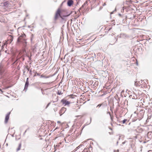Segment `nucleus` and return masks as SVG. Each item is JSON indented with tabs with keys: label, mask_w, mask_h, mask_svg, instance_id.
<instances>
[{
	"label": "nucleus",
	"mask_w": 152,
	"mask_h": 152,
	"mask_svg": "<svg viewBox=\"0 0 152 152\" xmlns=\"http://www.w3.org/2000/svg\"><path fill=\"white\" fill-rule=\"evenodd\" d=\"M66 11L65 10H61L60 8H58L56 12L55 17V20H56L58 17H60L61 20H66V17L69 16L71 13V12H66V14H64V12Z\"/></svg>",
	"instance_id": "obj_1"
},
{
	"label": "nucleus",
	"mask_w": 152,
	"mask_h": 152,
	"mask_svg": "<svg viewBox=\"0 0 152 152\" xmlns=\"http://www.w3.org/2000/svg\"><path fill=\"white\" fill-rule=\"evenodd\" d=\"M26 35L23 33L17 39V42L21 43L23 45V47L25 49L27 46V42L26 39Z\"/></svg>",
	"instance_id": "obj_2"
},
{
	"label": "nucleus",
	"mask_w": 152,
	"mask_h": 152,
	"mask_svg": "<svg viewBox=\"0 0 152 152\" xmlns=\"http://www.w3.org/2000/svg\"><path fill=\"white\" fill-rule=\"evenodd\" d=\"M96 108H100V109H104L107 108V104L106 102H104L101 104H98L96 107Z\"/></svg>",
	"instance_id": "obj_3"
},
{
	"label": "nucleus",
	"mask_w": 152,
	"mask_h": 152,
	"mask_svg": "<svg viewBox=\"0 0 152 152\" xmlns=\"http://www.w3.org/2000/svg\"><path fill=\"white\" fill-rule=\"evenodd\" d=\"M61 102L63 105H64V106L68 105L70 103V102L67 101L66 99H63L61 100Z\"/></svg>",
	"instance_id": "obj_4"
},
{
	"label": "nucleus",
	"mask_w": 152,
	"mask_h": 152,
	"mask_svg": "<svg viewBox=\"0 0 152 152\" xmlns=\"http://www.w3.org/2000/svg\"><path fill=\"white\" fill-rule=\"evenodd\" d=\"M5 69L4 67L1 64L0 65V74L1 75H2L3 74L4 72H5Z\"/></svg>",
	"instance_id": "obj_5"
},
{
	"label": "nucleus",
	"mask_w": 152,
	"mask_h": 152,
	"mask_svg": "<svg viewBox=\"0 0 152 152\" xmlns=\"http://www.w3.org/2000/svg\"><path fill=\"white\" fill-rule=\"evenodd\" d=\"M29 78L28 77L26 79V82L25 83L24 90L25 91H26L29 85V81H28Z\"/></svg>",
	"instance_id": "obj_6"
},
{
	"label": "nucleus",
	"mask_w": 152,
	"mask_h": 152,
	"mask_svg": "<svg viewBox=\"0 0 152 152\" xmlns=\"http://www.w3.org/2000/svg\"><path fill=\"white\" fill-rule=\"evenodd\" d=\"M136 116H135V118L134 119V120L135 121L137 120H138L139 121L140 120L142 119V118L143 117V115H141L140 116V117H139L138 116H137L138 115H135Z\"/></svg>",
	"instance_id": "obj_7"
},
{
	"label": "nucleus",
	"mask_w": 152,
	"mask_h": 152,
	"mask_svg": "<svg viewBox=\"0 0 152 152\" xmlns=\"http://www.w3.org/2000/svg\"><path fill=\"white\" fill-rule=\"evenodd\" d=\"M66 110V108L63 107L59 111V114H64V113Z\"/></svg>",
	"instance_id": "obj_8"
},
{
	"label": "nucleus",
	"mask_w": 152,
	"mask_h": 152,
	"mask_svg": "<svg viewBox=\"0 0 152 152\" xmlns=\"http://www.w3.org/2000/svg\"><path fill=\"white\" fill-rule=\"evenodd\" d=\"M73 4V1L72 0H68L67 1V5L69 7H71Z\"/></svg>",
	"instance_id": "obj_9"
},
{
	"label": "nucleus",
	"mask_w": 152,
	"mask_h": 152,
	"mask_svg": "<svg viewBox=\"0 0 152 152\" xmlns=\"http://www.w3.org/2000/svg\"><path fill=\"white\" fill-rule=\"evenodd\" d=\"M9 115H6L5 118V120L4 121L5 123H7L8 122V120L9 119Z\"/></svg>",
	"instance_id": "obj_10"
},
{
	"label": "nucleus",
	"mask_w": 152,
	"mask_h": 152,
	"mask_svg": "<svg viewBox=\"0 0 152 152\" xmlns=\"http://www.w3.org/2000/svg\"><path fill=\"white\" fill-rule=\"evenodd\" d=\"M21 143H19V145H18V147L16 149V151H18L19 150H20L21 148Z\"/></svg>",
	"instance_id": "obj_11"
},
{
	"label": "nucleus",
	"mask_w": 152,
	"mask_h": 152,
	"mask_svg": "<svg viewBox=\"0 0 152 152\" xmlns=\"http://www.w3.org/2000/svg\"><path fill=\"white\" fill-rule=\"evenodd\" d=\"M148 118L146 120L147 122H148L149 120V119H150L151 117V115H149V116L148 115Z\"/></svg>",
	"instance_id": "obj_12"
},
{
	"label": "nucleus",
	"mask_w": 152,
	"mask_h": 152,
	"mask_svg": "<svg viewBox=\"0 0 152 152\" xmlns=\"http://www.w3.org/2000/svg\"><path fill=\"white\" fill-rule=\"evenodd\" d=\"M49 77V76H45L43 75H41L40 76L41 78H48Z\"/></svg>",
	"instance_id": "obj_13"
},
{
	"label": "nucleus",
	"mask_w": 152,
	"mask_h": 152,
	"mask_svg": "<svg viewBox=\"0 0 152 152\" xmlns=\"http://www.w3.org/2000/svg\"><path fill=\"white\" fill-rule=\"evenodd\" d=\"M9 2L8 1H6L4 2L3 4L4 6H8L7 5Z\"/></svg>",
	"instance_id": "obj_14"
},
{
	"label": "nucleus",
	"mask_w": 152,
	"mask_h": 152,
	"mask_svg": "<svg viewBox=\"0 0 152 152\" xmlns=\"http://www.w3.org/2000/svg\"><path fill=\"white\" fill-rule=\"evenodd\" d=\"M57 94L58 95H61L63 94V93H61V91H58L57 93Z\"/></svg>",
	"instance_id": "obj_15"
},
{
	"label": "nucleus",
	"mask_w": 152,
	"mask_h": 152,
	"mask_svg": "<svg viewBox=\"0 0 152 152\" xmlns=\"http://www.w3.org/2000/svg\"><path fill=\"white\" fill-rule=\"evenodd\" d=\"M34 35L33 34H31V42H32V41L34 38Z\"/></svg>",
	"instance_id": "obj_16"
},
{
	"label": "nucleus",
	"mask_w": 152,
	"mask_h": 152,
	"mask_svg": "<svg viewBox=\"0 0 152 152\" xmlns=\"http://www.w3.org/2000/svg\"><path fill=\"white\" fill-rule=\"evenodd\" d=\"M87 2L86 1L84 4L82 5V7L80 8V9H81L84 6L86 5L87 4Z\"/></svg>",
	"instance_id": "obj_17"
},
{
	"label": "nucleus",
	"mask_w": 152,
	"mask_h": 152,
	"mask_svg": "<svg viewBox=\"0 0 152 152\" xmlns=\"http://www.w3.org/2000/svg\"><path fill=\"white\" fill-rule=\"evenodd\" d=\"M110 118H111V120L112 121H113V115H111V114H110Z\"/></svg>",
	"instance_id": "obj_18"
},
{
	"label": "nucleus",
	"mask_w": 152,
	"mask_h": 152,
	"mask_svg": "<svg viewBox=\"0 0 152 152\" xmlns=\"http://www.w3.org/2000/svg\"><path fill=\"white\" fill-rule=\"evenodd\" d=\"M25 68L26 69V70H27L28 71H29V69L28 68V66L27 65L25 66Z\"/></svg>",
	"instance_id": "obj_19"
},
{
	"label": "nucleus",
	"mask_w": 152,
	"mask_h": 152,
	"mask_svg": "<svg viewBox=\"0 0 152 152\" xmlns=\"http://www.w3.org/2000/svg\"><path fill=\"white\" fill-rule=\"evenodd\" d=\"M137 96L136 95H134V96H133V97H132V99H137Z\"/></svg>",
	"instance_id": "obj_20"
},
{
	"label": "nucleus",
	"mask_w": 152,
	"mask_h": 152,
	"mask_svg": "<svg viewBox=\"0 0 152 152\" xmlns=\"http://www.w3.org/2000/svg\"><path fill=\"white\" fill-rule=\"evenodd\" d=\"M58 100V96H57L56 99V100L55 101H53V103H54L56 102H57Z\"/></svg>",
	"instance_id": "obj_21"
},
{
	"label": "nucleus",
	"mask_w": 152,
	"mask_h": 152,
	"mask_svg": "<svg viewBox=\"0 0 152 152\" xmlns=\"http://www.w3.org/2000/svg\"><path fill=\"white\" fill-rule=\"evenodd\" d=\"M127 121V119H124L122 121V123L123 124H124Z\"/></svg>",
	"instance_id": "obj_22"
},
{
	"label": "nucleus",
	"mask_w": 152,
	"mask_h": 152,
	"mask_svg": "<svg viewBox=\"0 0 152 152\" xmlns=\"http://www.w3.org/2000/svg\"><path fill=\"white\" fill-rule=\"evenodd\" d=\"M36 75L39 76H40V74L39 73H36L34 75V77L36 76Z\"/></svg>",
	"instance_id": "obj_23"
},
{
	"label": "nucleus",
	"mask_w": 152,
	"mask_h": 152,
	"mask_svg": "<svg viewBox=\"0 0 152 152\" xmlns=\"http://www.w3.org/2000/svg\"><path fill=\"white\" fill-rule=\"evenodd\" d=\"M82 152H88V150L87 149H85Z\"/></svg>",
	"instance_id": "obj_24"
},
{
	"label": "nucleus",
	"mask_w": 152,
	"mask_h": 152,
	"mask_svg": "<svg viewBox=\"0 0 152 152\" xmlns=\"http://www.w3.org/2000/svg\"><path fill=\"white\" fill-rule=\"evenodd\" d=\"M66 10V11H64V14H66V12H69L67 10Z\"/></svg>",
	"instance_id": "obj_25"
},
{
	"label": "nucleus",
	"mask_w": 152,
	"mask_h": 152,
	"mask_svg": "<svg viewBox=\"0 0 152 152\" xmlns=\"http://www.w3.org/2000/svg\"><path fill=\"white\" fill-rule=\"evenodd\" d=\"M29 71V74L30 75H32V71L31 70H30Z\"/></svg>",
	"instance_id": "obj_26"
},
{
	"label": "nucleus",
	"mask_w": 152,
	"mask_h": 152,
	"mask_svg": "<svg viewBox=\"0 0 152 152\" xmlns=\"http://www.w3.org/2000/svg\"><path fill=\"white\" fill-rule=\"evenodd\" d=\"M120 35H121V36H124L125 35V34H124V33H121V34Z\"/></svg>",
	"instance_id": "obj_27"
},
{
	"label": "nucleus",
	"mask_w": 152,
	"mask_h": 152,
	"mask_svg": "<svg viewBox=\"0 0 152 152\" xmlns=\"http://www.w3.org/2000/svg\"><path fill=\"white\" fill-rule=\"evenodd\" d=\"M75 117L77 118H80L81 117V116L80 115L76 116Z\"/></svg>",
	"instance_id": "obj_28"
},
{
	"label": "nucleus",
	"mask_w": 152,
	"mask_h": 152,
	"mask_svg": "<svg viewBox=\"0 0 152 152\" xmlns=\"http://www.w3.org/2000/svg\"><path fill=\"white\" fill-rule=\"evenodd\" d=\"M50 104V102L47 105L46 107V108L48 107L49 105Z\"/></svg>",
	"instance_id": "obj_29"
},
{
	"label": "nucleus",
	"mask_w": 152,
	"mask_h": 152,
	"mask_svg": "<svg viewBox=\"0 0 152 152\" xmlns=\"http://www.w3.org/2000/svg\"><path fill=\"white\" fill-rule=\"evenodd\" d=\"M110 110H111V111L112 113H113V110L111 107H110Z\"/></svg>",
	"instance_id": "obj_30"
},
{
	"label": "nucleus",
	"mask_w": 152,
	"mask_h": 152,
	"mask_svg": "<svg viewBox=\"0 0 152 152\" xmlns=\"http://www.w3.org/2000/svg\"><path fill=\"white\" fill-rule=\"evenodd\" d=\"M82 145H80L79 146H78L77 148V149H79V148H80V147L81 146H82Z\"/></svg>",
	"instance_id": "obj_31"
},
{
	"label": "nucleus",
	"mask_w": 152,
	"mask_h": 152,
	"mask_svg": "<svg viewBox=\"0 0 152 152\" xmlns=\"http://www.w3.org/2000/svg\"><path fill=\"white\" fill-rule=\"evenodd\" d=\"M134 84H135V85L136 86H138L137 83L136 82H135Z\"/></svg>",
	"instance_id": "obj_32"
},
{
	"label": "nucleus",
	"mask_w": 152,
	"mask_h": 152,
	"mask_svg": "<svg viewBox=\"0 0 152 152\" xmlns=\"http://www.w3.org/2000/svg\"><path fill=\"white\" fill-rule=\"evenodd\" d=\"M71 96H72L71 97V98H74V95H71Z\"/></svg>",
	"instance_id": "obj_33"
},
{
	"label": "nucleus",
	"mask_w": 152,
	"mask_h": 152,
	"mask_svg": "<svg viewBox=\"0 0 152 152\" xmlns=\"http://www.w3.org/2000/svg\"><path fill=\"white\" fill-rule=\"evenodd\" d=\"M116 11V9H115V10H114V11H113V12H112L110 13V14H113V12H114V11Z\"/></svg>",
	"instance_id": "obj_34"
},
{
	"label": "nucleus",
	"mask_w": 152,
	"mask_h": 152,
	"mask_svg": "<svg viewBox=\"0 0 152 152\" xmlns=\"http://www.w3.org/2000/svg\"><path fill=\"white\" fill-rule=\"evenodd\" d=\"M109 133L110 135H111L113 134V133L112 132H109Z\"/></svg>",
	"instance_id": "obj_35"
},
{
	"label": "nucleus",
	"mask_w": 152,
	"mask_h": 152,
	"mask_svg": "<svg viewBox=\"0 0 152 152\" xmlns=\"http://www.w3.org/2000/svg\"><path fill=\"white\" fill-rule=\"evenodd\" d=\"M28 58H29V60H31V56L29 57V56H28Z\"/></svg>",
	"instance_id": "obj_36"
},
{
	"label": "nucleus",
	"mask_w": 152,
	"mask_h": 152,
	"mask_svg": "<svg viewBox=\"0 0 152 152\" xmlns=\"http://www.w3.org/2000/svg\"><path fill=\"white\" fill-rule=\"evenodd\" d=\"M115 38L116 39L115 42H116L118 40V39L117 38H116L115 37Z\"/></svg>",
	"instance_id": "obj_37"
},
{
	"label": "nucleus",
	"mask_w": 152,
	"mask_h": 152,
	"mask_svg": "<svg viewBox=\"0 0 152 152\" xmlns=\"http://www.w3.org/2000/svg\"><path fill=\"white\" fill-rule=\"evenodd\" d=\"M132 95H130V96H129V97L130 98H132Z\"/></svg>",
	"instance_id": "obj_38"
},
{
	"label": "nucleus",
	"mask_w": 152,
	"mask_h": 152,
	"mask_svg": "<svg viewBox=\"0 0 152 152\" xmlns=\"http://www.w3.org/2000/svg\"><path fill=\"white\" fill-rule=\"evenodd\" d=\"M23 75H25L24 74H25V71H24V70H23Z\"/></svg>",
	"instance_id": "obj_39"
},
{
	"label": "nucleus",
	"mask_w": 152,
	"mask_h": 152,
	"mask_svg": "<svg viewBox=\"0 0 152 152\" xmlns=\"http://www.w3.org/2000/svg\"><path fill=\"white\" fill-rule=\"evenodd\" d=\"M26 131L27 130H26L25 132H24V133H23V134H25L26 133Z\"/></svg>",
	"instance_id": "obj_40"
},
{
	"label": "nucleus",
	"mask_w": 152,
	"mask_h": 152,
	"mask_svg": "<svg viewBox=\"0 0 152 152\" xmlns=\"http://www.w3.org/2000/svg\"><path fill=\"white\" fill-rule=\"evenodd\" d=\"M10 113H11V112H8L7 114H10Z\"/></svg>",
	"instance_id": "obj_41"
},
{
	"label": "nucleus",
	"mask_w": 152,
	"mask_h": 152,
	"mask_svg": "<svg viewBox=\"0 0 152 152\" xmlns=\"http://www.w3.org/2000/svg\"><path fill=\"white\" fill-rule=\"evenodd\" d=\"M108 114H111V113L110 112H108Z\"/></svg>",
	"instance_id": "obj_42"
},
{
	"label": "nucleus",
	"mask_w": 152,
	"mask_h": 152,
	"mask_svg": "<svg viewBox=\"0 0 152 152\" xmlns=\"http://www.w3.org/2000/svg\"><path fill=\"white\" fill-rule=\"evenodd\" d=\"M111 28H109L108 30V31H110L111 29Z\"/></svg>",
	"instance_id": "obj_43"
},
{
	"label": "nucleus",
	"mask_w": 152,
	"mask_h": 152,
	"mask_svg": "<svg viewBox=\"0 0 152 152\" xmlns=\"http://www.w3.org/2000/svg\"><path fill=\"white\" fill-rule=\"evenodd\" d=\"M121 139V137L120 136H119V137L118 138V140H120Z\"/></svg>",
	"instance_id": "obj_44"
},
{
	"label": "nucleus",
	"mask_w": 152,
	"mask_h": 152,
	"mask_svg": "<svg viewBox=\"0 0 152 152\" xmlns=\"http://www.w3.org/2000/svg\"><path fill=\"white\" fill-rule=\"evenodd\" d=\"M118 36L119 37V38H121V36Z\"/></svg>",
	"instance_id": "obj_45"
},
{
	"label": "nucleus",
	"mask_w": 152,
	"mask_h": 152,
	"mask_svg": "<svg viewBox=\"0 0 152 152\" xmlns=\"http://www.w3.org/2000/svg\"><path fill=\"white\" fill-rule=\"evenodd\" d=\"M0 91H1V92H3V91H2V90L0 88Z\"/></svg>",
	"instance_id": "obj_46"
},
{
	"label": "nucleus",
	"mask_w": 152,
	"mask_h": 152,
	"mask_svg": "<svg viewBox=\"0 0 152 152\" xmlns=\"http://www.w3.org/2000/svg\"><path fill=\"white\" fill-rule=\"evenodd\" d=\"M118 15L120 16H121V14L120 13H119L118 14Z\"/></svg>",
	"instance_id": "obj_47"
},
{
	"label": "nucleus",
	"mask_w": 152,
	"mask_h": 152,
	"mask_svg": "<svg viewBox=\"0 0 152 152\" xmlns=\"http://www.w3.org/2000/svg\"><path fill=\"white\" fill-rule=\"evenodd\" d=\"M134 113H137V114H138V113H137L136 112V111H135L134 112Z\"/></svg>",
	"instance_id": "obj_48"
},
{
	"label": "nucleus",
	"mask_w": 152,
	"mask_h": 152,
	"mask_svg": "<svg viewBox=\"0 0 152 152\" xmlns=\"http://www.w3.org/2000/svg\"><path fill=\"white\" fill-rule=\"evenodd\" d=\"M91 118H90V123H91Z\"/></svg>",
	"instance_id": "obj_49"
},
{
	"label": "nucleus",
	"mask_w": 152,
	"mask_h": 152,
	"mask_svg": "<svg viewBox=\"0 0 152 152\" xmlns=\"http://www.w3.org/2000/svg\"><path fill=\"white\" fill-rule=\"evenodd\" d=\"M57 123H61V122L60 121H57Z\"/></svg>",
	"instance_id": "obj_50"
},
{
	"label": "nucleus",
	"mask_w": 152,
	"mask_h": 152,
	"mask_svg": "<svg viewBox=\"0 0 152 152\" xmlns=\"http://www.w3.org/2000/svg\"><path fill=\"white\" fill-rule=\"evenodd\" d=\"M118 141H117V145H118Z\"/></svg>",
	"instance_id": "obj_51"
},
{
	"label": "nucleus",
	"mask_w": 152,
	"mask_h": 152,
	"mask_svg": "<svg viewBox=\"0 0 152 152\" xmlns=\"http://www.w3.org/2000/svg\"><path fill=\"white\" fill-rule=\"evenodd\" d=\"M151 110V109H149L148 110V111L149 112L150 111V110Z\"/></svg>",
	"instance_id": "obj_52"
},
{
	"label": "nucleus",
	"mask_w": 152,
	"mask_h": 152,
	"mask_svg": "<svg viewBox=\"0 0 152 152\" xmlns=\"http://www.w3.org/2000/svg\"><path fill=\"white\" fill-rule=\"evenodd\" d=\"M99 148L100 149H102V148H101L100 147H99Z\"/></svg>",
	"instance_id": "obj_53"
},
{
	"label": "nucleus",
	"mask_w": 152,
	"mask_h": 152,
	"mask_svg": "<svg viewBox=\"0 0 152 152\" xmlns=\"http://www.w3.org/2000/svg\"><path fill=\"white\" fill-rule=\"evenodd\" d=\"M112 35H114V34H113V33L112 34Z\"/></svg>",
	"instance_id": "obj_54"
},
{
	"label": "nucleus",
	"mask_w": 152,
	"mask_h": 152,
	"mask_svg": "<svg viewBox=\"0 0 152 152\" xmlns=\"http://www.w3.org/2000/svg\"><path fill=\"white\" fill-rule=\"evenodd\" d=\"M131 0H129V1H130V2H131Z\"/></svg>",
	"instance_id": "obj_55"
},
{
	"label": "nucleus",
	"mask_w": 152,
	"mask_h": 152,
	"mask_svg": "<svg viewBox=\"0 0 152 152\" xmlns=\"http://www.w3.org/2000/svg\"><path fill=\"white\" fill-rule=\"evenodd\" d=\"M124 143H125L124 142H123V144H124Z\"/></svg>",
	"instance_id": "obj_56"
},
{
	"label": "nucleus",
	"mask_w": 152,
	"mask_h": 152,
	"mask_svg": "<svg viewBox=\"0 0 152 152\" xmlns=\"http://www.w3.org/2000/svg\"><path fill=\"white\" fill-rule=\"evenodd\" d=\"M137 65L138 64H137Z\"/></svg>",
	"instance_id": "obj_57"
},
{
	"label": "nucleus",
	"mask_w": 152,
	"mask_h": 152,
	"mask_svg": "<svg viewBox=\"0 0 152 152\" xmlns=\"http://www.w3.org/2000/svg\"><path fill=\"white\" fill-rule=\"evenodd\" d=\"M110 129L111 130H112V129L111 128H110Z\"/></svg>",
	"instance_id": "obj_58"
},
{
	"label": "nucleus",
	"mask_w": 152,
	"mask_h": 152,
	"mask_svg": "<svg viewBox=\"0 0 152 152\" xmlns=\"http://www.w3.org/2000/svg\"><path fill=\"white\" fill-rule=\"evenodd\" d=\"M60 115V116H61V115H62L61 114V115Z\"/></svg>",
	"instance_id": "obj_59"
}]
</instances>
